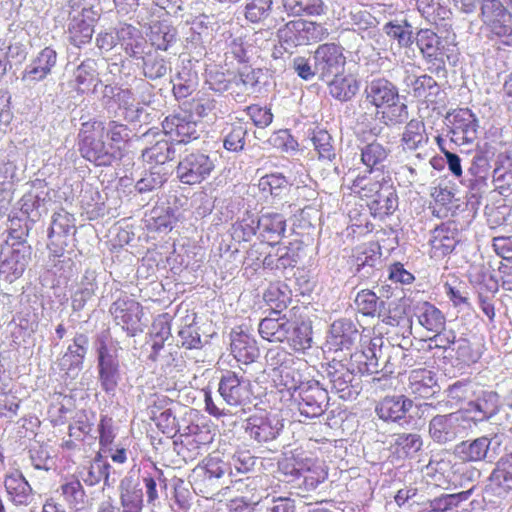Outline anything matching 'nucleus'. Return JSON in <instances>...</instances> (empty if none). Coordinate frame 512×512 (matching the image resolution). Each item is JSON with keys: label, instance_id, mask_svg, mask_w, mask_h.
<instances>
[{"label": "nucleus", "instance_id": "nucleus-5", "mask_svg": "<svg viewBox=\"0 0 512 512\" xmlns=\"http://www.w3.org/2000/svg\"><path fill=\"white\" fill-rule=\"evenodd\" d=\"M93 20L86 19L84 14L74 16L69 23V37L71 42L79 46L89 42L94 33Z\"/></svg>", "mask_w": 512, "mask_h": 512}, {"label": "nucleus", "instance_id": "nucleus-11", "mask_svg": "<svg viewBox=\"0 0 512 512\" xmlns=\"http://www.w3.org/2000/svg\"><path fill=\"white\" fill-rule=\"evenodd\" d=\"M352 20L359 29H367L374 25L375 18L367 11H359L352 15Z\"/></svg>", "mask_w": 512, "mask_h": 512}, {"label": "nucleus", "instance_id": "nucleus-13", "mask_svg": "<svg viewBox=\"0 0 512 512\" xmlns=\"http://www.w3.org/2000/svg\"><path fill=\"white\" fill-rule=\"evenodd\" d=\"M37 61L39 64H55L56 52L53 49L46 47L40 52L37 57Z\"/></svg>", "mask_w": 512, "mask_h": 512}, {"label": "nucleus", "instance_id": "nucleus-9", "mask_svg": "<svg viewBox=\"0 0 512 512\" xmlns=\"http://www.w3.org/2000/svg\"><path fill=\"white\" fill-rule=\"evenodd\" d=\"M272 5V0H252L246 5V18L251 22L265 19Z\"/></svg>", "mask_w": 512, "mask_h": 512}, {"label": "nucleus", "instance_id": "nucleus-1", "mask_svg": "<svg viewBox=\"0 0 512 512\" xmlns=\"http://www.w3.org/2000/svg\"><path fill=\"white\" fill-rule=\"evenodd\" d=\"M481 14L493 34L512 37V14L506 11L500 0H481Z\"/></svg>", "mask_w": 512, "mask_h": 512}, {"label": "nucleus", "instance_id": "nucleus-2", "mask_svg": "<svg viewBox=\"0 0 512 512\" xmlns=\"http://www.w3.org/2000/svg\"><path fill=\"white\" fill-rule=\"evenodd\" d=\"M416 46L423 57L431 62L436 61L439 64H455L450 55L446 52L438 35L430 29L421 30L418 33Z\"/></svg>", "mask_w": 512, "mask_h": 512}, {"label": "nucleus", "instance_id": "nucleus-14", "mask_svg": "<svg viewBox=\"0 0 512 512\" xmlns=\"http://www.w3.org/2000/svg\"><path fill=\"white\" fill-rule=\"evenodd\" d=\"M138 31L131 25L122 26L116 33V38L127 40L137 36Z\"/></svg>", "mask_w": 512, "mask_h": 512}, {"label": "nucleus", "instance_id": "nucleus-4", "mask_svg": "<svg viewBox=\"0 0 512 512\" xmlns=\"http://www.w3.org/2000/svg\"><path fill=\"white\" fill-rule=\"evenodd\" d=\"M151 44L159 50H167L176 39V29L166 21H153L147 33Z\"/></svg>", "mask_w": 512, "mask_h": 512}, {"label": "nucleus", "instance_id": "nucleus-8", "mask_svg": "<svg viewBox=\"0 0 512 512\" xmlns=\"http://www.w3.org/2000/svg\"><path fill=\"white\" fill-rule=\"evenodd\" d=\"M303 25H305V27L302 31L300 45L307 44L311 41H320L329 34L328 29L320 23L303 20Z\"/></svg>", "mask_w": 512, "mask_h": 512}, {"label": "nucleus", "instance_id": "nucleus-10", "mask_svg": "<svg viewBox=\"0 0 512 512\" xmlns=\"http://www.w3.org/2000/svg\"><path fill=\"white\" fill-rule=\"evenodd\" d=\"M304 27L303 19L289 21L283 29L279 30L280 37L288 43L300 45Z\"/></svg>", "mask_w": 512, "mask_h": 512}, {"label": "nucleus", "instance_id": "nucleus-7", "mask_svg": "<svg viewBox=\"0 0 512 512\" xmlns=\"http://www.w3.org/2000/svg\"><path fill=\"white\" fill-rule=\"evenodd\" d=\"M284 7L294 15L319 14L322 10L321 0H284Z\"/></svg>", "mask_w": 512, "mask_h": 512}, {"label": "nucleus", "instance_id": "nucleus-12", "mask_svg": "<svg viewBox=\"0 0 512 512\" xmlns=\"http://www.w3.org/2000/svg\"><path fill=\"white\" fill-rule=\"evenodd\" d=\"M116 36L113 33L100 34L97 37V45L100 50L109 51L116 46Z\"/></svg>", "mask_w": 512, "mask_h": 512}, {"label": "nucleus", "instance_id": "nucleus-3", "mask_svg": "<svg viewBox=\"0 0 512 512\" xmlns=\"http://www.w3.org/2000/svg\"><path fill=\"white\" fill-rule=\"evenodd\" d=\"M384 33L393 40H396L401 47L408 48L413 44V27L406 16L396 17L383 26Z\"/></svg>", "mask_w": 512, "mask_h": 512}, {"label": "nucleus", "instance_id": "nucleus-15", "mask_svg": "<svg viewBox=\"0 0 512 512\" xmlns=\"http://www.w3.org/2000/svg\"><path fill=\"white\" fill-rule=\"evenodd\" d=\"M479 0H455L456 5L465 13H472Z\"/></svg>", "mask_w": 512, "mask_h": 512}, {"label": "nucleus", "instance_id": "nucleus-16", "mask_svg": "<svg viewBox=\"0 0 512 512\" xmlns=\"http://www.w3.org/2000/svg\"><path fill=\"white\" fill-rule=\"evenodd\" d=\"M436 5H437V7L435 8V4H434V3H433V4H430V5H429V8H430V9H432L433 13H434L436 10H438V16H440V18H441L442 20H444V19L447 17V15L450 13V11H449V10H447V9H445V8H443V7H441V6L439 5V3H437Z\"/></svg>", "mask_w": 512, "mask_h": 512}, {"label": "nucleus", "instance_id": "nucleus-18", "mask_svg": "<svg viewBox=\"0 0 512 512\" xmlns=\"http://www.w3.org/2000/svg\"><path fill=\"white\" fill-rule=\"evenodd\" d=\"M282 48H283L282 46L275 48V50L273 52V56H274L275 59H277L278 55L282 53Z\"/></svg>", "mask_w": 512, "mask_h": 512}, {"label": "nucleus", "instance_id": "nucleus-20", "mask_svg": "<svg viewBox=\"0 0 512 512\" xmlns=\"http://www.w3.org/2000/svg\"><path fill=\"white\" fill-rule=\"evenodd\" d=\"M293 64H299V63L297 62V59H294V60H293Z\"/></svg>", "mask_w": 512, "mask_h": 512}, {"label": "nucleus", "instance_id": "nucleus-19", "mask_svg": "<svg viewBox=\"0 0 512 512\" xmlns=\"http://www.w3.org/2000/svg\"><path fill=\"white\" fill-rule=\"evenodd\" d=\"M240 63H243V62H248V59L245 58V57H240L239 60H238Z\"/></svg>", "mask_w": 512, "mask_h": 512}, {"label": "nucleus", "instance_id": "nucleus-6", "mask_svg": "<svg viewBox=\"0 0 512 512\" xmlns=\"http://www.w3.org/2000/svg\"><path fill=\"white\" fill-rule=\"evenodd\" d=\"M315 64H345L342 48L335 43L320 45L314 53Z\"/></svg>", "mask_w": 512, "mask_h": 512}, {"label": "nucleus", "instance_id": "nucleus-17", "mask_svg": "<svg viewBox=\"0 0 512 512\" xmlns=\"http://www.w3.org/2000/svg\"><path fill=\"white\" fill-rule=\"evenodd\" d=\"M233 53L238 56L240 55V53L245 54V52L241 46H235L233 49Z\"/></svg>", "mask_w": 512, "mask_h": 512}]
</instances>
